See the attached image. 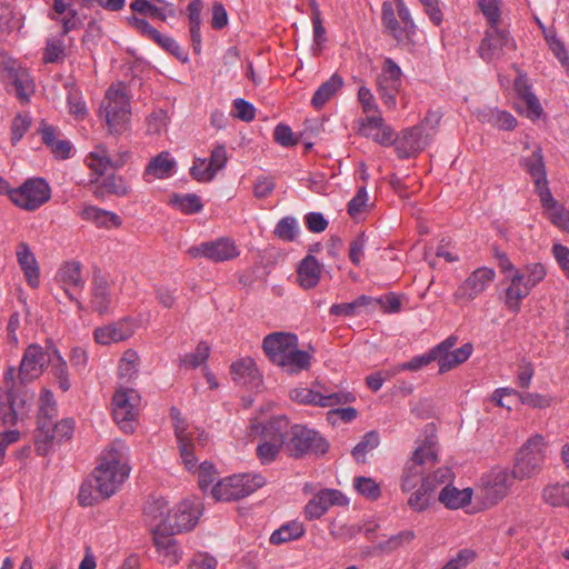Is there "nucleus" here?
Instances as JSON below:
<instances>
[{"mask_svg": "<svg viewBox=\"0 0 569 569\" xmlns=\"http://www.w3.org/2000/svg\"><path fill=\"white\" fill-rule=\"evenodd\" d=\"M120 460V450L112 447L91 476L96 492H99L102 498L111 497L129 476V467Z\"/></svg>", "mask_w": 569, "mask_h": 569, "instance_id": "obj_1", "label": "nucleus"}, {"mask_svg": "<svg viewBox=\"0 0 569 569\" xmlns=\"http://www.w3.org/2000/svg\"><path fill=\"white\" fill-rule=\"evenodd\" d=\"M330 448L328 440L306 425H292L287 442V456L293 459L323 457Z\"/></svg>", "mask_w": 569, "mask_h": 569, "instance_id": "obj_2", "label": "nucleus"}, {"mask_svg": "<svg viewBox=\"0 0 569 569\" xmlns=\"http://www.w3.org/2000/svg\"><path fill=\"white\" fill-rule=\"evenodd\" d=\"M433 437H428L412 453L406 462L401 477L400 488L403 492H409L417 488L418 483L426 477V470L438 462V456L435 450Z\"/></svg>", "mask_w": 569, "mask_h": 569, "instance_id": "obj_3", "label": "nucleus"}, {"mask_svg": "<svg viewBox=\"0 0 569 569\" xmlns=\"http://www.w3.org/2000/svg\"><path fill=\"white\" fill-rule=\"evenodd\" d=\"M101 111L104 113L106 122L111 134H120L127 129L131 108L124 86L121 83L111 86L106 91Z\"/></svg>", "mask_w": 569, "mask_h": 569, "instance_id": "obj_4", "label": "nucleus"}, {"mask_svg": "<svg viewBox=\"0 0 569 569\" xmlns=\"http://www.w3.org/2000/svg\"><path fill=\"white\" fill-rule=\"evenodd\" d=\"M545 441L542 436L529 438L517 453L512 469L513 478L523 480L539 473L545 462Z\"/></svg>", "mask_w": 569, "mask_h": 569, "instance_id": "obj_5", "label": "nucleus"}, {"mask_svg": "<svg viewBox=\"0 0 569 569\" xmlns=\"http://www.w3.org/2000/svg\"><path fill=\"white\" fill-rule=\"evenodd\" d=\"M264 483L266 480L261 475H233L214 485L212 496L217 500H239L251 495Z\"/></svg>", "mask_w": 569, "mask_h": 569, "instance_id": "obj_6", "label": "nucleus"}, {"mask_svg": "<svg viewBox=\"0 0 569 569\" xmlns=\"http://www.w3.org/2000/svg\"><path fill=\"white\" fill-rule=\"evenodd\" d=\"M34 393L30 390L14 393L0 388V427L14 426L28 417Z\"/></svg>", "mask_w": 569, "mask_h": 569, "instance_id": "obj_7", "label": "nucleus"}, {"mask_svg": "<svg viewBox=\"0 0 569 569\" xmlns=\"http://www.w3.org/2000/svg\"><path fill=\"white\" fill-rule=\"evenodd\" d=\"M51 346L54 345L51 341H47L46 349L36 343L27 347L18 371V378L21 383H28L39 378L44 368L50 362H53Z\"/></svg>", "mask_w": 569, "mask_h": 569, "instance_id": "obj_8", "label": "nucleus"}, {"mask_svg": "<svg viewBox=\"0 0 569 569\" xmlns=\"http://www.w3.org/2000/svg\"><path fill=\"white\" fill-rule=\"evenodd\" d=\"M516 50V42L509 31L499 26L489 27L480 42L478 52L486 62L500 60L510 51Z\"/></svg>", "mask_w": 569, "mask_h": 569, "instance_id": "obj_9", "label": "nucleus"}, {"mask_svg": "<svg viewBox=\"0 0 569 569\" xmlns=\"http://www.w3.org/2000/svg\"><path fill=\"white\" fill-rule=\"evenodd\" d=\"M50 194L49 184L41 178L29 179L21 187L9 191V197L14 204L30 211L49 201Z\"/></svg>", "mask_w": 569, "mask_h": 569, "instance_id": "obj_10", "label": "nucleus"}, {"mask_svg": "<svg viewBox=\"0 0 569 569\" xmlns=\"http://www.w3.org/2000/svg\"><path fill=\"white\" fill-rule=\"evenodd\" d=\"M140 396L134 389H119L112 398L113 418L124 432L133 431V422L138 416Z\"/></svg>", "mask_w": 569, "mask_h": 569, "instance_id": "obj_11", "label": "nucleus"}, {"mask_svg": "<svg viewBox=\"0 0 569 569\" xmlns=\"http://www.w3.org/2000/svg\"><path fill=\"white\" fill-rule=\"evenodd\" d=\"M1 58L3 67L0 70V76L7 81L16 97L22 103H27L34 92V84L29 72L4 54H1Z\"/></svg>", "mask_w": 569, "mask_h": 569, "instance_id": "obj_12", "label": "nucleus"}, {"mask_svg": "<svg viewBox=\"0 0 569 569\" xmlns=\"http://www.w3.org/2000/svg\"><path fill=\"white\" fill-rule=\"evenodd\" d=\"M513 479V475H510L503 468H493L488 475L483 476L481 478V490L485 503L493 506L502 500L507 496Z\"/></svg>", "mask_w": 569, "mask_h": 569, "instance_id": "obj_13", "label": "nucleus"}, {"mask_svg": "<svg viewBox=\"0 0 569 569\" xmlns=\"http://www.w3.org/2000/svg\"><path fill=\"white\" fill-rule=\"evenodd\" d=\"M290 398L301 405H313L322 408L353 402L356 397L351 392H333L323 395L310 388H296L290 391Z\"/></svg>", "mask_w": 569, "mask_h": 569, "instance_id": "obj_14", "label": "nucleus"}, {"mask_svg": "<svg viewBox=\"0 0 569 569\" xmlns=\"http://www.w3.org/2000/svg\"><path fill=\"white\" fill-rule=\"evenodd\" d=\"M187 252L193 259L204 257L213 262H222L239 256L237 246L228 238H220L190 247Z\"/></svg>", "mask_w": 569, "mask_h": 569, "instance_id": "obj_15", "label": "nucleus"}, {"mask_svg": "<svg viewBox=\"0 0 569 569\" xmlns=\"http://www.w3.org/2000/svg\"><path fill=\"white\" fill-rule=\"evenodd\" d=\"M431 136L429 132H423L422 126H415L402 130L395 142L398 157L406 159L417 156L428 146Z\"/></svg>", "mask_w": 569, "mask_h": 569, "instance_id": "obj_16", "label": "nucleus"}, {"mask_svg": "<svg viewBox=\"0 0 569 569\" xmlns=\"http://www.w3.org/2000/svg\"><path fill=\"white\" fill-rule=\"evenodd\" d=\"M348 498L337 489L318 491L305 506V518L316 520L321 518L332 506H347Z\"/></svg>", "mask_w": 569, "mask_h": 569, "instance_id": "obj_17", "label": "nucleus"}, {"mask_svg": "<svg viewBox=\"0 0 569 569\" xmlns=\"http://www.w3.org/2000/svg\"><path fill=\"white\" fill-rule=\"evenodd\" d=\"M495 276L493 269L487 267L476 269L456 290L455 298L458 300H473L493 281Z\"/></svg>", "mask_w": 569, "mask_h": 569, "instance_id": "obj_18", "label": "nucleus"}, {"mask_svg": "<svg viewBox=\"0 0 569 569\" xmlns=\"http://www.w3.org/2000/svg\"><path fill=\"white\" fill-rule=\"evenodd\" d=\"M515 91L520 100L517 103V110L525 113L527 118L536 120L541 117L543 110L537 96L531 91L527 76L520 73L515 80Z\"/></svg>", "mask_w": 569, "mask_h": 569, "instance_id": "obj_19", "label": "nucleus"}, {"mask_svg": "<svg viewBox=\"0 0 569 569\" xmlns=\"http://www.w3.org/2000/svg\"><path fill=\"white\" fill-rule=\"evenodd\" d=\"M57 418V402L53 393L43 389L39 398V409L37 415V428L34 430V441L38 438L47 439L50 425Z\"/></svg>", "mask_w": 569, "mask_h": 569, "instance_id": "obj_20", "label": "nucleus"}, {"mask_svg": "<svg viewBox=\"0 0 569 569\" xmlns=\"http://www.w3.org/2000/svg\"><path fill=\"white\" fill-rule=\"evenodd\" d=\"M74 431V421L71 418L62 419L61 421L57 422L53 421L50 425V428L48 430V438L41 439L38 438L34 441L36 451L39 456H47L54 441H62V440H69L71 439Z\"/></svg>", "mask_w": 569, "mask_h": 569, "instance_id": "obj_21", "label": "nucleus"}, {"mask_svg": "<svg viewBox=\"0 0 569 569\" xmlns=\"http://www.w3.org/2000/svg\"><path fill=\"white\" fill-rule=\"evenodd\" d=\"M297 336L287 332H273L263 339L262 348L269 360L278 365L289 349L297 345Z\"/></svg>", "mask_w": 569, "mask_h": 569, "instance_id": "obj_22", "label": "nucleus"}, {"mask_svg": "<svg viewBox=\"0 0 569 569\" xmlns=\"http://www.w3.org/2000/svg\"><path fill=\"white\" fill-rule=\"evenodd\" d=\"M172 528L154 527L152 529V537L158 552L163 557V560L170 565H176L181 559V552L177 547L176 540L172 538Z\"/></svg>", "mask_w": 569, "mask_h": 569, "instance_id": "obj_23", "label": "nucleus"}, {"mask_svg": "<svg viewBox=\"0 0 569 569\" xmlns=\"http://www.w3.org/2000/svg\"><path fill=\"white\" fill-rule=\"evenodd\" d=\"M197 521L198 510L193 508L191 502L183 501L177 507L173 515L170 513V520H168V522H162V525H157V527L170 526L172 533H179L194 528Z\"/></svg>", "mask_w": 569, "mask_h": 569, "instance_id": "obj_24", "label": "nucleus"}, {"mask_svg": "<svg viewBox=\"0 0 569 569\" xmlns=\"http://www.w3.org/2000/svg\"><path fill=\"white\" fill-rule=\"evenodd\" d=\"M291 425L287 417L277 416L268 420L261 430L260 438L269 442H276L283 447V451L287 453V442L289 438Z\"/></svg>", "mask_w": 569, "mask_h": 569, "instance_id": "obj_25", "label": "nucleus"}, {"mask_svg": "<svg viewBox=\"0 0 569 569\" xmlns=\"http://www.w3.org/2000/svg\"><path fill=\"white\" fill-rule=\"evenodd\" d=\"M16 254L28 284L32 288H37L40 283V269L29 246L26 242H19Z\"/></svg>", "mask_w": 569, "mask_h": 569, "instance_id": "obj_26", "label": "nucleus"}, {"mask_svg": "<svg viewBox=\"0 0 569 569\" xmlns=\"http://www.w3.org/2000/svg\"><path fill=\"white\" fill-rule=\"evenodd\" d=\"M109 288L110 286L108 280L100 272H94L92 278L90 305L92 310L100 315H103L109 310L111 303Z\"/></svg>", "mask_w": 569, "mask_h": 569, "instance_id": "obj_27", "label": "nucleus"}, {"mask_svg": "<svg viewBox=\"0 0 569 569\" xmlns=\"http://www.w3.org/2000/svg\"><path fill=\"white\" fill-rule=\"evenodd\" d=\"M81 263L78 261L64 262L57 272V279L66 287L64 293L70 300H76L69 287L82 289L84 281L81 274Z\"/></svg>", "mask_w": 569, "mask_h": 569, "instance_id": "obj_28", "label": "nucleus"}, {"mask_svg": "<svg viewBox=\"0 0 569 569\" xmlns=\"http://www.w3.org/2000/svg\"><path fill=\"white\" fill-rule=\"evenodd\" d=\"M525 274L520 271H515L510 278V286L506 289L505 305L513 312L519 311L520 301L526 298L530 290L523 282Z\"/></svg>", "mask_w": 569, "mask_h": 569, "instance_id": "obj_29", "label": "nucleus"}, {"mask_svg": "<svg viewBox=\"0 0 569 569\" xmlns=\"http://www.w3.org/2000/svg\"><path fill=\"white\" fill-rule=\"evenodd\" d=\"M232 379L242 385L258 386L260 376L253 359L242 358L231 365Z\"/></svg>", "mask_w": 569, "mask_h": 569, "instance_id": "obj_30", "label": "nucleus"}, {"mask_svg": "<svg viewBox=\"0 0 569 569\" xmlns=\"http://www.w3.org/2000/svg\"><path fill=\"white\" fill-rule=\"evenodd\" d=\"M81 218L100 228H118L122 224V219L117 213L94 206H86L81 211Z\"/></svg>", "mask_w": 569, "mask_h": 569, "instance_id": "obj_31", "label": "nucleus"}, {"mask_svg": "<svg viewBox=\"0 0 569 569\" xmlns=\"http://www.w3.org/2000/svg\"><path fill=\"white\" fill-rule=\"evenodd\" d=\"M521 167L530 174L533 179L535 184L546 182L547 172L543 161L542 149L540 146H536L532 153L529 157H523L520 160Z\"/></svg>", "mask_w": 569, "mask_h": 569, "instance_id": "obj_32", "label": "nucleus"}, {"mask_svg": "<svg viewBox=\"0 0 569 569\" xmlns=\"http://www.w3.org/2000/svg\"><path fill=\"white\" fill-rule=\"evenodd\" d=\"M472 498V489L466 488L459 490L458 488L447 485L439 493V501L449 509H459L469 505Z\"/></svg>", "mask_w": 569, "mask_h": 569, "instance_id": "obj_33", "label": "nucleus"}, {"mask_svg": "<svg viewBox=\"0 0 569 569\" xmlns=\"http://www.w3.org/2000/svg\"><path fill=\"white\" fill-rule=\"evenodd\" d=\"M320 273L321 269L318 260L308 254L298 268V281L305 289L313 288L320 280Z\"/></svg>", "mask_w": 569, "mask_h": 569, "instance_id": "obj_34", "label": "nucleus"}, {"mask_svg": "<svg viewBox=\"0 0 569 569\" xmlns=\"http://www.w3.org/2000/svg\"><path fill=\"white\" fill-rule=\"evenodd\" d=\"M310 358V355L300 350L297 343L287 351L282 361H280L277 366L281 367L289 373H298L309 368Z\"/></svg>", "mask_w": 569, "mask_h": 569, "instance_id": "obj_35", "label": "nucleus"}, {"mask_svg": "<svg viewBox=\"0 0 569 569\" xmlns=\"http://www.w3.org/2000/svg\"><path fill=\"white\" fill-rule=\"evenodd\" d=\"M131 330L126 323H113L97 328L94 339L100 345H110L127 340L131 336Z\"/></svg>", "mask_w": 569, "mask_h": 569, "instance_id": "obj_36", "label": "nucleus"}, {"mask_svg": "<svg viewBox=\"0 0 569 569\" xmlns=\"http://www.w3.org/2000/svg\"><path fill=\"white\" fill-rule=\"evenodd\" d=\"M343 79L338 73H333L329 80L323 82L315 92L311 104L316 109H321L342 87Z\"/></svg>", "mask_w": 569, "mask_h": 569, "instance_id": "obj_37", "label": "nucleus"}, {"mask_svg": "<svg viewBox=\"0 0 569 569\" xmlns=\"http://www.w3.org/2000/svg\"><path fill=\"white\" fill-rule=\"evenodd\" d=\"M169 503L164 498H156L148 502L144 508V516L150 525V530L162 522L170 520Z\"/></svg>", "mask_w": 569, "mask_h": 569, "instance_id": "obj_38", "label": "nucleus"}, {"mask_svg": "<svg viewBox=\"0 0 569 569\" xmlns=\"http://www.w3.org/2000/svg\"><path fill=\"white\" fill-rule=\"evenodd\" d=\"M176 437L182 461L188 470H192L197 467L198 459L193 453L192 437L186 431L184 426L177 425Z\"/></svg>", "mask_w": 569, "mask_h": 569, "instance_id": "obj_39", "label": "nucleus"}, {"mask_svg": "<svg viewBox=\"0 0 569 569\" xmlns=\"http://www.w3.org/2000/svg\"><path fill=\"white\" fill-rule=\"evenodd\" d=\"M129 191L130 189L122 177L110 174L96 186L93 194L97 198H104L106 194L124 197Z\"/></svg>", "mask_w": 569, "mask_h": 569, "instance_id": "obj_40", "label": "nucleus"}, {"mask_svg": "<svg viewBox=\"0 0 569 569\" xmlns=\"http://www.w3.org/2000/svg\"><path fill=\"white\" fill-rule=\"evenodd\" d=\"M430 483L428 480H422L420 487L410 495L407 503L411 510L422 512L433 502L435 495Z\"/></svg>", "mask_w": 569, "mask_h": 569, "instance_id": "obj_41", "label": "nucleus"}, {"mask_svg": "<svg viewBox=\"0 0 569 569\" xmlns=\"http://www.w3.org/2000/svg\"><path fill=\"white\" fill-rule=\"evenodd\" d=\"M173 167L174 161L169 158V152L163 151L150 160L144 170L143 177L147 181H149L147 179L149 176L162 179L170 174Z\"/></svg>", "mask_w": 569, "mask_h": 569, "instance_id": "obj_42", "label": "nucleus"}, {"mask_svg": "<svg viewBox=\"0 0 569 569\" xmlns=\"http://www.w3.org/2000/svg\"><path fill=\"white\" fill-rule=\"evenodd\" d=\"M472 350V345L468 342L453 351L447 352L438 360L439 371L443 373L463 363L471 356Z\"/></svg>", "mask_w": 569, "mask_h": 569, "instance_id": "obj_43", "label": "nucleus"}, {"mask_svg": "<svg viewBox=\"0 0 569 569\" xmlns=\"http://www.w3.org/2000/svg\"><path fill=\"white\" fill-rule=\"evenodd\" d=\"M168 203L186 214L200 212L203 208L200 197L196 193H173Z\"/></svg>", "mask_w": 569, "mask_h": 569, "instance_id": "obj_44", "label": "nucleus"}, {"mask_svg": "<svg viewBox=\"0 0 569 569\" xmlns=\"http://www.w3.org/2000/svg\"><path fill=\"white\" fill-rule=\"evenodd\" d=\"M401 76L400 67L391 58H387L383 62L382 73L377 80L378 87L386 88V86H390L392 89L400 88Z\"/></svg>", "mask_w": 569, "mask_h": 569, "instance_id": "obj_45", "label": "nucleus"}, {"mask_svg": "<svg viewBox=\"0 0 569 569\" xmlns=\"http://www.w3.org/2000/svg\"><path fill=\"white\" fill-rule=\"evenodd\" d=\"M305 535V527L299 521H291L274 530L270 536L272 545H281L295 539H299Z\"/></svg>", "mask_w": 569, "mask_h": 569, "instance_id": "obj_46", "label": "nucleus"}, {"mask_svg": "<svg viewBox=\"0 0 569 569\" xmlns=\"http://www.w3.org/2000/svg\"><path fill=\"white\" fill-rule=\"evenodd\" d=\"M543 499L551 506H566L569 508V482L555 483L546 487L543 490Z\"/></svg>", "mask_w": 569, "mask_h": 569, "instance_id": "obj_47", "label": "nucleus"}, {"mask_svg": "<svg viewBox=\"0 0 569 569\" xmlns=\"http://www.w3.org/2000/svg\"><path fill=\"white\" fill-rule=\"evenodd\" d=\"M53 362L52 363V373L59 382V387L62 391H68L70 389V380L68 375L67 363L61 357L59 350L56 346H51Z\"/></svg>", "mask_w": 569, "mask_h": 569, "instance_id": "obj_48", "label": "nucleus"}, {"mask_svg": "<svg viewBox=\"0 0 569 569\" xmlns=\"http://www.w3.org/2000/svg\"><path fill=\"white\" fill-rule=\"evenodd\" d=\"M88 167L99 177L110 168L111 157L103 147H98L94 151L90 152L86 159Z\"/></svg>", "mask_w": 569, "mask_h": 569, "instance_id": "obj_49", "label": "nucleus"}, {"mask_svg": "<svg viewBox=\"0 0 569 569\" xmlns=\"http://www.w3.org/2000/svg\"><path fill=\"white\" fill-rule=\"evenodd\" d=\"M380 438L377 431L367 432L362 440L353 448L352 456L357 461L365 462V456L379 446Z\"/></svg>", "mask_w": 569, "mask_h": 569, "instance_id": "obj_50", "label": "nucleus"}, {"mask_svg": "<svg viewBox=\"0 0 569 569\" xmlns=\"http://www.w3.org/2000/svg\"><path fill=\"white\" fill-rule=\"evenodd\" d=\"M209 352V346L206 342H199L194 352L187 353L180 359V367L196 369L207 361Z\"/></svg>", "mask_w": 569, "mask_h": 569, "instance_id": "obj_51", "label": "nucleus"}, {"mask_svg": "<svg viewBox=\"0 0 569 569\" xmlns=\"http://www.w3.org/2000/svg\"><path fill=\"white\" fill-rule=\"evenodd\" d=\"M353 487L359 495L370 500H377L381 496L379 483L369 477H356Z\"/></svg>", "mask_w": 569, "mask_h": 569, "instance_id": "obj_52", "label": "nucleus"}, {"mask_svg": "<svg viewBox=\"0 0 569 569\" xmlns=\"http://www.w3.org/2000/svg\"><path fill=\"white\" fill-rule=\"evenodd\" d=\"M138 361L139 356L134 350L128 349L124 351L119 363L120 377L129 380L136 377L138 373Z\"/></svg>", "mask_w": 569, "mask_h": 569, "instance_id": "obj_53", "label": "nucleus"}, {"mask_svg": "<svg viewBox=\"0 0 569 569\" xmlns=\"http://www.w3.org/2000/svg\"><path fill=\"white\" fill-rule=\"evenodd\" d=\"M487 117V121L500 130H512L517 126V119L507 111L490 110Z\"/></svg>", "mask_w": 569, "mask_h": 569, "instance_id": "obj_54", "label": "nucleus"}, {"mask_svg": "<svg viewBox=\"0 0 569 569\" xmlns=\"http://www.w3.org/2000/svg\"><path fill=\"white\" fill-rule=\"evenodd\" d=\"M416 535L412 530H403L395 536H391L388 540L379 543L378 548L383 552H392L398 548L410 543L415 539Z\"/></svg>", "mask_w": 569, "mask_h": 569, "instance_id": "obj_55", "label": "nucleus"}, {"mask_svg": "<svg viewBox=\"0 0 569 569\" xmlns=\"http://www.w3.org/2000/svg\"><path fill=\"white\" fill-rule=\"evenodd\" d=\"M478 6L486 17L489 27L499 26L501 18V0H478Z\"/></svg>", "mask_w": 569, "mask_h": 569, "instance_id": "obj_56", "label": "nucleus"}, {"mask_svg": "<svg viewBox=\"0 0 569 569\" xmlns=\"http://www.w3.org/2000/svg\"><path fill=\"white\" fill-rule=\"evenodd\" d=\"M283 447L276 445V442H269L260 438V442L257 446L256 453L261 463H270L277 459Z\"/></svg>", "mask_w": 569, "mask_h": 569, "instance_id": "obj_57", "label": "nucleus"}, {"mask_svg": "<svg viewBox=\"0 0 569 569\" xmlns=\"http://www.w3.org/2000/svg\"><path fill=\"white\" fill-rule=\"evenodd\" d=\"M382 22L396 39L401 38L402 29L396 18L391 2H383L382 4Z\"/></svg>", "mask_w": 569, "mask_h": 569, "instance_id": "obj_58", "label": "nucleus"}, {"mask_svg": "<svg viewBox=\"0 0 569 569\" xmlns=\"http://www.w3.org/2000/svg\"><path fill=\"white\" fill-rule=\"evenodd\" d=\"M520 401L531 408L545 409L551 406L553 398L549 395L518 392Z\"/></svg>", "mask_w": 569, "mask_h": 569, "instance_id": "obj_59", "label": "nucleus"}, {"mask_svg": "<svg viewBox=\"0 0 569 569\" xmlns=\"http://www.w3.org/2000/svg\"><path fill=\"white\" fill-rule=\"evenodd\" d=\"M103 499L104 498H102L99 495V492H96L94 482L91 478L81 485L78 495V501L81 506H93L94 503Z\"/></svg>", "mask_w": 569, "mask_h": 569, "instance_id": "obj_60", "label": "nucleus"}, {"mask_svg": "<svg viewBox=\"0 0 569 569\" xmlns=\"http://www.w3.org/2000/svg\"><path fill=\"white\" fill-rule=\"evenodd\" d=\"M453 473L451 469L449 467H440L432 473L427 475L422 480L431 482L432 493L435 495L440 486L451 485Z\"/></svg>", "mask_w": 569, "mask_h": 569, "instance_id": "obj_61", "label": "nucleus"}, {"mask_svg": "<svg viewBox=\"0 0 569 569\" xmlns=\"http://www.w3.org/2000/svg\"><path fill=\"white\" fill-rule=\"evenodd\" d=\"M297 233V221L292 217L282 218L276 226L274 234L284 241H292Z\"/></svg>", "mask_w": 569, "mask_h": 569, "instance_id": "obj_62", "label": "nucleus"}, {"mask_svg": "<svg viewBox=\"0 0 569 569\" xmlns=\"http://www.w3.org/2000/svg\"><path fill=\"white\" fill-rule=\"evenodd\" d=\"M525 271H526V273H523V274H525L526 281L523 283L529 289H532L539 282H541L547 274L545 266L540 262L527 264L525 268Z\"/></svg>", "mask_w": 569, "mask_h": 569, "instance_id": "obj_63", "label": "nucleus"}, {"mask_svg": "<svg viewBox=\"0 0 569 569\" xmlns=\"http://www.w3.org/2000/svg\"><path fill=\"white\" fill-rule=\"evenodd\" d=\"M477 558V552L472 549L465 548L457 552L456 557L450 559L445 567L447 569H463Z\"/></svg>", "mask_w": 569, "mask_h": 569, "instance_id": "obj_64", "label": "nucleus"}]
</instances>
